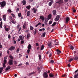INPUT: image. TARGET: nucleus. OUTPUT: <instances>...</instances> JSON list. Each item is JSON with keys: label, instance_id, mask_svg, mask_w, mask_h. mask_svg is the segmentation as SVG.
I'll return each mask as SVG.
<instances>
[{"label": "nucleus", "instance_id": "9", "mask_svg": "<svg viewBox=\"0 0 78 78\" xmlns=\"http://www.w3.org/2000/svg\"><path fill=\"white\" fill-rule=\"evenodd\" d=\"M40 19H41L42 20H44L45 18H44V17L43 16H41L40 17Z\"/></svg>", "mask_w": 78, "mask_h": 78}, {"label": "nucleus", "instance_id": "23", "mask_svg": "<svg viewBox=\"0 0 78 78\" xmlns=\"http://www.w3.org/2000/svg\"><path fill=\"white\" fill-rule=\"evenodd\" d=\"M26 8L28 9H30L31 8V6L30 5H28L26 6Z\"/></svg>", "mask_w": 78, "mask_h": 78}, {"label": "nucleus", "instance_id": "56", "mask_svg": "<svg viewBox=\"0 0 78 78\" xmlns=\"http://www.w3.org/2000/svg\"><path fill=\"white\" fill-rule=\"evenodd\" d=\"M37 32V31L35 29V31L34 32V33L35 34H36V32Z\"/></svg>", "mask_w": 78, "mask_h": 78}, {"label": "nucleus", "instance_id": "53", "mask_svg": "<svg viewBox=\"0 0 78 78\" xmlns=\"http://www.w3.org/2000/svg\"><path fill=\"white\" fill-rule=\"evenodd\" d=\"M25 26H26L25 24H24L23 26V28H25Z\"/></svg>", "mask_w": 78, "mask_h": 78}, {"label": "nucleus", "instance_id": "2", "mask_svg": "<svg viewBox=\"0 0 78 78\" xmlns=\"http://www.w3.org/2000/svg\"><path fill=\"white\" fill-rule=\"evenodd\" d=\"M12 62V60L10 59L8 62L9 64V65H10V66H12V65L13 64V63Z\"/></svg>", "mask_w": 78, "mask_h": 78}, {"label": "nucleus", "instance_id": "52", "mask_svg": "<svg viewBox=\"0 0 78 78\" xmlns=\"http://www.w3.org/2000/svg\"><path fill=\"white\" fill-rule=\"evenodd\" d=\"M78 76L77 74H76L74 76V78H76V77Z\"/></svg>", "mask_w": 78, "mask_h": 78}, {"label": "nucleus", "instance_id": "48", "mask_svg": "<svg viewBox=\"0 0 78 78\" xmlns=\"http://www.w3.org/2000/svg\"><path fill=\"white\" fill-rule=\"evenodd\" d=\"M19 11V8H17V9L16 10V12H18Z\"/></svg>", "mask_w": 78, "mask_h": 78}, {"label": "nucleus", "instance_id": "12", "mask_svg": "<svg viewBox=\"0 0 78 78\" xmlns=\"http://www.w3.org/2000/svg\"><path fill=\"white\" fill-rule=\"evenodd\" d=\"M11 69V66H9L8 67H6V68L5 69V70L6 71H7L8 70H9Z\"/></svg>", "mask_w": 78, "mask_h": 78}, {"label": "nucleus", "instance_id": "30", "mask_svg": "<svg viewBox=\"0 0 78 78\" xmlns=\"http://www.w3.org/2000/svg\"><path fill=\"white\" fill-rule=\"evenodd\" d=\"M70 47V49L71 50H73L74 49V48L73 47V46L72 45H71Z\"/></svg>", "mask_w": 78, "mask_h": 78}, {"label": "nucleus", "instance_id": "24", "mask_svg": "<svg viewBox=\"0 0 78 78\" xmlns=\"http://www.w3.org/2000/svg\"><path fill=\"white\" fill-rule=\"evenodd\" d=\"M52 3H53V2H50L48 3V5L49 6H51V5H52Z\"/></svg>", "mask_w": 78, "mask_h": 78}, {"label": "nucleus", "instance_id": "18", "mask_svg": "<svg viewBox=\"0 0 78 78\" xmlns=\"http://www.w3.org/2000/svg\"><path fill=\"white\" fill-rule=\"evenodd\" d=\"M19 38H20V40H23V37L22 38V36H20Z\"/></svg>", "mask_w": 78, "mask_h": 78}, {"label": "nucleus", "instance_id": "29", "mask_svg": "<svg viewBox=\"0 0 78 78\" xmlns=\"http://www.w3.org/2000/svg\"><path fill=\"white\" fill-rule=\"evenodd\" d=\"M40 31H45V28H43V29H39Z\"/></svg>", "mask_w": 78, "mask_h": 78}, {"label": "nucleus", "instance_id": "50", "mask_svg": "<svg viewBox=\"0 0 78 78\" xmlns=\"http://www.w3.org/2000/svg\"><path fill=\"white\" fill-rule=\"evenodd\" d=\"M73 61V59L71 58V59H70L69 60V62H71V61Z\"/></svg>", "mask_w": 78, "mask_h": 78}, {"label": "nucleus", "instance_id": "25", "mask_svg": "<svg viewBox=\"0 0 78 78\" xmlns=\"http://www.w3.org/2000/svg\"><path fill=\"white\" fill-rule=\"evenodd\" d=\"M48 17L49 19H51V14H50L48 16Z\"/></svg>", "mask_w": 78, "mask_h": 78}, {"label": "nucleus", "instance_id": "61", "mask_svg": "<svg viewBox=\"0 0 78 78\" xmlns=\"http://www.w3.org/2000/svg\"><path fill=\"white\" fill-rule=\"evenodd\" d=\"M36 46H39V44H38L37 43H36Z\"/></svg>", "mask_w": 78, "mask_h": 78}, {"label": "nucleus", "instance_id": "43", "mask_svg": "<svg viewBox=\"0 0 78 78\" xmlns=\"http://www.w3.org/2000/svg\"><path fill=\"white\" fill-rule=\"evenodd\" d=\"M51 23H52V21L51 20L49 22V25H51Z\"/></svg>", "mask_w": 78, "mask_h": 78}, {"label": "nucleus", "instance_id": "17", "mask_svg": "<svg viewBox=\"0 0 78 78\" xmlns=\"http://www.w3.org/2000/svg\"><path fill=\"white\" fill-rule=\"evenodd\" d=\"M3 68L0 67V73H1L2 72V71H3Z\"/></svg>", "mask_w": 78, "mask_h": 78}, {"label": "nucleus", "instance_id": "11", "mask_svg": "<svg viewBox=\"0 0 78 78\" xmlns=\"http://www.w3.org/2000/svg\"><path fill=\"white\" fill-rule=\"evenodd\" d=\"M32 10L34 11V13H36V11L37 10V9H35V8H34L32 9Z\"/></svg>", "mask_w": 78, "mask_h": 78}, {"label": "nucleus", "instance_id": "26", "mask_svg": "<svg viewBox=\"0 0 78 78\" xmlns=\"http://www.w3.org/2000/svg\"><path fill=\"white\" fill-rule=\"evenodd\" d=\"M74 60H76V61H78V58L77 56H76L74 58Z\"/></svg>", "mask_w": 78, "mask_h": 78}, {"label": "nucleus", "instance_id": "36", "mask_svg": "<svg viewBox=\"0 0 78 78\" xmlns=\"http://www.w3.org/2000/svg\"><path fill=\"white\" fill-rule=\"evenodd\" d=\"M5 31H9V28H5Z\"/></svg>", "mask_w": 78, "mask_h": 78}, {"label": "nucleus", "instance_id": "28", "mask_svg": "<svg viewBox=\"0 0 78 78\" xmlns=\"http://www.w3.org/2000/svg\"><path fill=\"white\" fill-rule=\"evenodd\" d=\"M11 22L12 23H14V24H15V23H16V21H14V20H12Z\"/></svg>", "mask_w": 78, "mask_h": 78}, {"label": "nucleus", "instance_id": "47", "mask_svg": "<svg viewBox=\"0 0 78 78\" xmlns=\"http://www.w3.org/2000/svg\"><path fill=\"white\" fill-rule=\"evenodd\" d=\"M11 15H12V16L13 17H15V15L14 14H13L11 13Z\"/></svg>", "mask_w": 78, "mask_h": 78}, {"label": "nucleus", "instance_id": "51", "mask_svg": "<svg viewBox=\"0 0 78 78\" xmlns=\"http://www.w3.org/2000/svg\"><path fill=\"white\" fill-rule=\"evenodd\" d=\"M19 51V48H18L16 50V53H17Z\"/></svg>", "mask_w": 78, "mask_h": 78}, {"label": "nucleus", "instance_id": "60", "mask_svg": "<svg viewBox=\"0 0 78 78\" xmlns=\"http://www.w3.org/2000/svg\"><path fill=\"white\" fill-rule=\"evenodd\" d=\"M8 38L9 39H10V38H11V36L9 35H8Z\"/></svg>", "mask_w": 78, "mask_h": 78}, {"label": "nucleus", "instance_id": "41", "mask_svg": "<svg viewBox=\"0 0 78 78\" xmlns=\"http://www.w3.org/2000/svg\"><path fill=\"white\" fill-rule=\"evenodd\" d=\"M38 57H39V59L40 60H41V55H38Z\"/></svg>", "mask_w": 78, "mask_h": 78}, {"label": "nucleus", "instance_id": "22", "mask_svg": "<svg viewBox=\"0 0 78 78\" xmlns=\"http://www.w3.org/2000/svg\"><path fill=\"white\" fill-rule=\"evenodd\" d=\"M49 76L51 78L54 76V75H53V74H52L51 73L49 75Z\"/></svg>", "mask_w": 78, "mask_h": 78}, {"label": "nucleus", "instance_id": "63", "mask_svg": "<svg viewBox=\"0 0 78 78\" xmlns=\"http://www.w3.org/2000/svg\"><path fill=\"white\" fill-rule=\"evenodd\" d=\"M13 42H14V44H16V41H13Z\"/></svg>", "mask_w": 78, "mask_h": 78}, {"label": "nucleus", "instance_id": "1", "mask_svg": "<svg viewBox=\"0 0 78 78\" xmlns=\"http://www.w3.org/2000/svg\"><path fill=\"white\" fill-rule=\"evenodd\" d=\"M0 5L1 7L3 8V7H4V6H6V2L5 1L1 2H0Z\"/></svg>", "mask_w": 78, "mask_h": 78}, {"label": "nucleus", "instance_id": "19", "mask_svg": "<svg viewBox=\"0 0 78 78\" xmlns=\"http://www.w3.org/2000/svg\"><path fill=\"white\" fill-rule=\"evenodd\" d=\"M30 11H28L27 12V16L28 17V16H30Z\"/></svg>", "mask_w": 78, "mask_h": 78}, {"label": "nucleus", "instance_id": "49", "mask_svg": "<svg viewBox=\"0 0 78 78\" xmlns=\"http://www.w3.org/2000/svg\"><path fill=\"white\" fill-rule=\"evenodd\" d=\"M9 57L10 58H11V59H13V57H12V56L11 55H10L9 56Z\"/></svg>", "mask_w": 78, "mask_h": 78}, {"label": "nucleus", "instance_id": "3", "mask_svg": "<svg viewBox=\"0 0 78 78\" xmlns=\"http://www.w3.org/2000/svg\"><path fill=\"white\" fill-rule=\"evenodd\" d=\"M59 18H60V16L59 15H57L55 18V21H58L59 19Z\"/></svg>", "mask_w": 78, "mask_h": 78}, {"label": "nucleus", "instance_id": "39", "mask_svg": "<svg viewBox=\"0 0 78 78\" xmlns=\"http://www.w3.org/2000/svg\"><path fill=\"white\" fill-rule=\"evenodd\" d=\"M8 11L9 12H10V13L12 12V11H11V10L10 9L8 10Z\"/></svg>", "mask_w": 78, "mask_h": 78}, {"label": "nucleus", "instance_id": "31", "mask_svg": "<svg viewBox=\"0 0 78 78\" xmlns=\"http://www.w3.org/2000/svg\"><path fill=\"white\" fill-rule=\"evenodd\" d=\"M48 22V20H45L44 21V23L45 25H47V22Z\"/></svg>", "mask_w": 78, "mask_h": 78}, {"label": "nucleus", "instance_id": "16", "mask_svg": "<svg viewBox=\"0 0 78 78\" xmlns=\"http://www.w3.org/2000/svg\"><path fill=\"white\" fill-rule=\"evenodd\" d=\"M31 44H29V45H28V46L27 47V48H28V49H31Z\"/></svg>", "mask_w": 78, "mask_h": 78}, {"label": "nucleus", "instance_id": "8", "mask_svg": "<svg viewBox=\"0 0 78 78\" xmlns=\"http://www.w3.org/2000/svg\"><path fill=\"white\" fill-rule=\"evenodd\" d=\"M56 51L57 52V55H59L60 53H61V51L59 49H57L56 50Z\"/></svg>", "mask_w": 78, "mask_h": 78}, {"label": "nucleus", "instance_id": "33", "mask_svg": "<svg viewBox=\"0 0 78 78\" xmlns=\"http://www.w3.org/2000/svg\"><path fill=\"white\" fill-rule=\"evenodd\" d=\"M37 69L38 70V73H40V72H41V71H40V68L39 67H37Z\"/></svg>", "mask_w": 78, "mask_h": 78}, {"label": "nucleus", "instance_id": "64", "mask_svg": "<svg viewBox=\"0 0 78 78\" xmlns=\"http://www.w3.org/2000/svg\"><path fill=\"white\" fill-rule=\"evenodd\" d=\"M14 63H15V64H17V62L16 61H14Z\"/></svg>", "mask_w": 78, "mask_h": 78}, {"label": "nucleus", "instance_id": "37", "mask_svg": "<svg viewBox=\"0 0 78 78\" xmlns=\"http://www.w3.org/2000/svg\"><path fill=\"white\" fill-rule=\"evenodd\" d=\"M30 49H28L27 50V53L28 54H29V53H30Z\"/></svg>", "mask_w": 78, "mask_h": 78}, {"label": "nucleus", "instance_id": "62", "mask_svg": "<svg viewBox=\"0 0 78 78\" xmlns=\"http://www.w3.org/2000/svg\"><path fill=\"white\" fill-rule=\"evenodd\" d=\"M20 30H21V27H20L19 28V31H20Z\"/></svg>", "mask_w": 78, "mask_h": 78}, {"label": "nucleus", "instance_id": "46", "mask_svg": "<svg viewBox=\"0 0 78 78\" xmlns=\"http://www.w3.org/2000/svg\"><path fill=\"white\" fill-rule=\"evenodd\" d=\"M3 67L5 68V67H6V66L5 65V64L3 63Z\"/></svg>", "mask_w": 78, "mask_h": 78}, {"label": "nucleus", "instance_id": "15", "mask_svg": "<svg viewBox=\"0 0 78 78\" xmlns=\"http://www.w3.org/2000/svg\"><path fill=\"white\" fill-rule=\"evenodd\" d=\"M53 15H56V11L55 10H54L53 12Z\"/></svg>", "mask_w": 78, "mask_h": 78}, {"label": "nucleus", "instance_id": "40", "mask_svg": "<svg viewBox=\"0 0 78 78\" xmlns=\"http://www.w3.org/2000/svg\"><path fill=\"white\" fill-rule=\"evenodd\" d=\"M56 25V22H54L53 24L52 25V27H54L55 25Z\"/></svg>", "mask_w": 78, "mask_h": 78}, {"label": "nucleus", "instance_id": "58", "mask_svg": "<svg viewBox=\"0 0 78 78\" xmlns=\"http://www.w3.org/2000/svg\"><path fill=\"white\" fill-rule=\"evenodd\" d=\"M19 27H20V25L19 24H18L17 26V28L19 29Z\"/></svg>", "mask_w": 78, "mask_h": 78}, {"label": "nucleus", "instance_id": "34", "mask_svg": "<svg viewBox=\"0 0 78 78\" xmlns=\"http://www.w3.org/2000/svg\"><path fill=\"white\" fill-rule=\"evenodd\" d=\"M30 30H33V29H34L33 27L32 26H30Z\"/></svg>", "mask_w": 78, "mask_h": 78}, {"label": "nucleus", "instance_id": "35", "mask_svg": "<svg viewBox=\"0 0 78 78\" xmlns=\"http://www.w3.org/2000/svg\"><path fill=\"white\" fill-rule=\"evenodd\" d=\"M44 45H42L41 46V50H42L44 49Z\"/></svg>", "mask_w": 78, "mask_h": 78}, {"label": "nucleus", "instance_id": "5", "mask_svg": "<svg viewBox=\"0 0 78 78\" xmlns=\"http://www.w3.org/2000/svg\"><path fill=\"white\" fill-rule=\"evenodd\" d=\"M43 76L45 78H46L48 77V74L46 73H44V74H43Z\"/></svg>", "mask_w": 78, "mask_h": 78}, {"label": "nucleus", "instance_id": "57", "mask_svg": "<svg viewBox=\"0 0 78 78\" xmlns=\"http://www.w3.org/2000/svg\"><path fill=\"white\" fill-rule=\"evenodd\" d=\"M34 72L31 73L29 74V76L31 75H32V74H34Z\"/></svg>", "mask_w": 78, "mask_h": 78}, {"label": "nucleus", "instance_id": "32", "mask_svg": "<svg viewBox=\"0 0 78 78\" xmlns=\"http://www.w3.org/2000/svg\"><path fill=\"white\" fill-rule=\"evenodd\" d=\"M2 21H1V22L0 23V27L1 28H2Z\"/></svg>", "mask_w": 78, "mask_h": 78}, {"label": "nucleus", "instance_id": "44", "mask_svg": "<svg viewBox=\"0 0 78 78\" xmlns=\"http://www.w3.org/2000/svg\"><path fill=\"white\" fill-rule=\"evenodd\" d=\"M34 0H29V3H31V2H33Z\"/></svg>", "mask_w": 78, "mask_h": 78}, {"label": "nucleus", "instance_id": "10", "mask_svg": "<svg viewBox=\"0 0 78 78\" xmlns=\"http://www.w3.org/2000/svg\"><path fill=\"white\" fill-rule=\"evenodd\" d=\"M58 41L57 40H55L54 42V44L56 45H58Z\"/></svg>", "mask_w": 78, "mask_h": 78}, {"label": "nucleus", "instance_id": "45", "mask_svg": "<svg viewBox=\"0 0 78 78\" xmlns=\"http://www.w3.org/2000/svg\"><path fill=\"white\" fill-rule=\"evenodd\" d=\"M50 62H51V63H53V62H54V61H53V60H51Z\"/></svg>", "mask_w": 78, "mask_h": 78}, {"label": "nucleus", "instance_id": "27", "mask_svg": "<svg viewBox=\"0 0 78 78\" xmlns=\"http://www.w3.org/2000/svg\"><path fill=\"white\" fill-rule=\"evenodd\" d=\"M46 34V33H45V32L44 33L42 34V36H43V37H45V34Z\"/></svg>", "mask_w": 78, "mask_h": 78}, {"label": "nucleus", "instance_id": "54", "mask_svg": "<svg viewBox=\"0 0 78 78\" xmlns=\"http://www.w3.org/2000/svg\"><path fill=\"white\" fill-rule=\"evenodd\" d=\"M24 43V41H21V44H23Z\"/></svg>", "mask_w": 78, "mask_h": 78}, {"label": "nucleus", "instance_id": "59", "mask_svg": "<svg viewBox=\"0 0 78 78\" xmlns=\"http://www.w3.org/2000/svg\"><path fill=\"white\" fill-rule=\"evenodd\" d=\"M4 60H6V59H7V57H5L4 58Z\"/></svg>", "mask_w": 78, "mask_h": 78}, {"label": "nucleus", "instance_id": "20", "mask_svg": "<svg viewBox=\"0 0 78 78\" xmlns=\"http://www.w3.org/2000/svg\"><path fill=\"white\" fill-rule=\"evenodd\" d=\"M3 20L4 21H6V15H4L3 16Z\"/></svg>", "mask_w": 78, "mask_h": 78}, {"label": "nucleus", "instance_id": "14", "mask_svg": "<svg viewBox=\"0 0 78 78\" xmlns=\"http://www.w3.org/2000/svg\"><path fill=\"white\" fill-rule=\"evenodd\" d=\"M30 38V34H27V39H28L29 38Z\"/></svg>", "mask_w": 78, "mask_h": 78}, {"label": "nucleus", "instance_id": "55", "mask_svg": "<svg viewBox=\"0 0 78 78\" xmlns=\"http://www.w3.org/2000/svg\"><path fill=\"white\" fill-rule=\"evenodd\" d=\"M49 58H51V53H50V54L49 55Z\"/></svg>", "mask_w": 78, "mask_h": 78}, {"label": "nucleus", "instance_id": "21", "mask_svg": "<svg viewBox=\"0 0 78 78\" xmlns=\"http://www.w3.org/2000/svg\"><path fill=\"white\" fill-rule=\"evenodd\" d=\"M51 43H49L48 44V47H52L51 45Z\"/></svg>", "mask_w": 78, "mask_h": 78}, {"label": "nucleus", "instance_id": "42", "mask_svg": "<svg viewBox=\"0 0 78 78\" xmlns=\"http://www.w3.org/2000/svg\"><path fill=\"white\" fill-rule=\"evenodd\" d=\"M7 62L6 60H4L3 64H6Z\"/></svg>", "mask_w": 78, "mask_h": 78}, {"label": "nucleus", "instance_id": "7", "mask_svg": "<svg viewBox=\"0 0 78 78\" xmlns=\"http://www.w3.org/2000/svg\"><path fill=\"white\" fill-rule=\"evenodd\" d=\"M70 20V18L69 17H67L66 19V23H67Z\"/></svg>", "mask_w": 78, "mask_h": 78}, {"label": "nucleus", "instance_id": "6", "mask_svg": "<svg viewBox=\"0 0 78 78\" xmlns=\"http://www.w3.org/2000/svg\"><path fill=\"white\" fill-rule=\"evenodd\" d=\"M63 2L62 0H59L58 1L56 2L57 3H58V4H61Z\"/></svg>", "mask_w": 78, "mask_h": 78}, {"label": "nucleus", "instance_id": "13", "mask_svg": "<svg viewBox=\"0 0 78 78\" xmlns=\"http://www.w3.org/2000/svg\"><path fill=\"white\" fill-rule=\"evenodd\" d=\"M23 5H26V1L25 0H23L22 1Z\"/></svg>", "mask_w": 78, "mask_h": 78}, {"label": "nucleus", "instance_id": "4", "mask_svg": "<svg viewBox=\"0 0 78 78\" xmlns=\"http://www.w3.org/2000/svg\"><path fill=\"white\" fill-rule=\"evenodd\" d=\"M15 47L13 46L9 48V50H10V51H12V50H15Z\"/></svg>", "mask_w": 78, "mask_h": 78}, {"label": "nucleus", "instance_id": "38", "mask_svg": "<svg viewBox=\"0 0 78 78\" xmlns=\"http://www.w3.org/2000/svg\"><path fill=\"white\" fill-rule=\"evenodd\" d=\"M18 16L19 17H21V13H18Z\"/></svg>", "mask_w": 78, "mask_h": 78}]
</instances>
